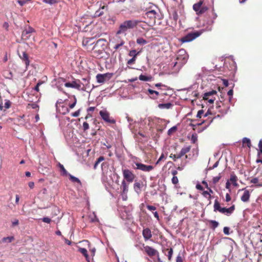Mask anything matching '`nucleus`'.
<instances>
[{"mask_svg":"<svg viewBox=\"0 0 262 262\" xmlns=\"http://www.w3.org/2000/svg\"><path fill=\"white\" fill-rule=\"evenodd\" d=\"M157 15V12L155 10H151L145 13V17H147L149 19V24H155Z\"/></svg>","mask_w":262,"mask_h":262,"instance_id":"11","label":"nucleus"},{"mask_svg":"<svg viewBox=\"0 0 262 262\" xmlns=\"http://www.w3.org/2000/svg\"><path fill=\"white\" fill-rule=\"evenodd\" d=\"M106 40L105 39H98L94 46L92 54L94 57L97 58L102 57L106 47Z\"/></svg>","mask_w":262,"mask_h":262,"instance_id":"2","label":"nucleus"},{"mask_svg":"<svg viewBox=\"0 0 262 262\" xmlns=\"http://www.w3.org/2000/svg\"><path fill=\"white\" fill-rule=\"evenodd\" d=\"M99 114L102 119L106 122L109 123L110 124L116 123V120L110 116V114L107 111L101 110L100 111Z\"/></svg>","mask_w":262,"mask_h":262,"instance_id":"9","label":"nucleus"},{"mask_svg":"<svg viewBox=\"0 0 262 262\" xmlns=\"http://www.w3.org/2000/svg\"><path fill=\"white\" fill-rule=\"evenodd\" d=\"M60 108L61 111L58 112L63 115H65L70 112L69 108L64 105H62Z\"/></svg>","mask_w":262,"mask_h":262,"instance_id":"30","label":"nucleus"},{"mask_svg":"<svg viewBox=\"0 0 262 262\" xmlns=\"http://www.w3.org/2000/svg\"><path fill=\"white\" fill-rule=\"evenodd\" d=\"M82 127L84 132H85L89 128V125L86 122H84L83 123Z\"/></svg>","mask_w":262,"mask_h":262,"instance_id":"51","label":"nucleus"},{"mask_svg":"<svg viewBox=\"0 0 262 262\" xmlns=\"http://www.w3.org/2000/svg\"><path fill=\"white\" fill-rule=\"evenodd\" d=\"M42 83V81H39L36 85L35 86L34 88V90H35L37 92H39V86Z\"/></svg>","mask_w":262,"mask_h":262,"instance_id":"58","label":"nucleus"},{"mask_svg":"<svg viewBox=\"0 0 262 262\" xmlns=\"http://www.w3.org/2000/svg\"><path fill=\"white\" fill-rule=\"evenodd\" d=\"M19 224V221L17 219H15L12 222V226H17Z\"/></svg>","mask_w":262,"mask_h":262,"instance_id":"62","label":"nucleus"},{"mask_svg":"<svg viewBox=\"0 0 262 262\" xmlns=\"http://www.w3.org/2000/svg\"><path fill=\"white\" fill-rule=\"evenodd\" d=\"M243 142V147H245L247 146L249 148H250L251 146V143L250 139L245 137L242 140Z\"/></svg>","mask_w":262,"mask_h":262,"instance_id":"24","label":"nucleus"},{"mask_svg":"<svg viewBox=\"0 0 262 262\" xmlns=\"http://www.w3.org/2000/svg\"><path fill=\"white\" fill-rule=\"evenodd\" d=\"M147 208L148 210H150V211L155 210L156 209V207H155L154 206H151V205H147Z\"/></svg>","mask_w":262,"mask_h":262,"instance_id":"61","label":"nucleus"},{"mask_svg":"<svg viewBox=\"0 0 262 262\" xmlns=\"http://www.w3.org/2000/svg\"><path fill=\"white\" fill-rule=\"evenodd\" d=\"M3 75L6 78L11 79L13 77L12 73L10 71H5L4 72Z\"/></svg>","mask_w":262,"mask_h":262,"instance_id":"32","label":"nucleus"},{"mask_svg":"<svg viewBox=\"0 0 262 262\" xmlns=\"http://www.w3.org/2000/svg\"><path fill=\"white\" fill-rule=\"evenodd\" d=\"M137 43L139 45H144L147 43V41L142 37H139L137 39Z\"/></svg>","mask_w":262,"mask_h":262,"instance_id":"37","label":"nucleus"},{"mask_svg":"<svg viewBox=\"0 0 262 262\" xmlns=\"http://www.w3.org/2000/svg\"><path fill=\"white\" fill-rule=\"evenodd\" d=\"M259 150L258 151L257 156L260 157V154H262V140H260L258 143Z\"/></svg>","mask_w":262,"mask_h":262,"instance_id":"40","label":"nucleus"},{"mask_svg":"<svg viewBox=\"0 0 262 262\" xmlns=\"http://www.w3.org/2000/svg\"><path fill=\"white\" fill-rule=\"evenodd\" d=\"M43 2L51 5L55 4L57 3V1L56 0H43Z\"/></svg>","mask_w":262,"mask_h":262,"instance_id":"47","label":"nucleus"},{"mask_svg":"<svg viewBox=\"0 0 262 262\" xmlns=\"http://www.w3.org/2000/svg\"><path fill=\"white\" fill-rule=\"evenodd\" d=\"M176 262H183L182 257L180 255L177 257Z\"/></svg>","mask_w":262,"mask_h":262,"instance_id":"64","label":"nucleus"},{"mask_svg":"<svg viewBox=\"0 0 262 262\" xmlns=\"http://www.w3.org/2000/svg\"><path fill=\"white\" fill-rule=\"evenodd\" d=\"M235 209V207L234 205H232L230 207L226 208L225 207H222L217 199L214 201L213 205V211L214 212L218 211L222 214L230 215L233 212Z\"/></svg>","mask_w":262,"mask_h":262,"instance_id":"3","label":"nucleus"},{"mask_svg":"<svg viewBox=\"0 0 262 262\" xmlns=\"http://www.w3.org/2000/svg\"><path fill=\"white\" fill-rule=\"evenodd\" d=\"M172 106V104L171 103H161L158 105V107L160 108H166L169 109Z\"/></svg>","mask_w":262,"mask_h":262,"instance_id":"27","label":"nucleus"},{"mask_svg":"<svg viewBox=\"0 0 262 262\" xmlns=\"http://www.w3.org/2000/svg\"><path fill=\"white\" fill-rule=\"evenodd\" d=\"M149 94H150V97L152 99H156L158 98L159 95V93L158 91L152 90L151 89H148L147 90Z\"/></svg>","mask_w":262,"mask_h":262,"instance_id":"21","label":"nucleus"},{"mask_svg":"<svg viewBox=\"0 0 262 262\" xmlns=\"http://www.w3.org/2000/svg\"><path fill=\"white\" fill-rule=\"evenodd\" d=\"M31 0H18L17 3L21 6H24L25 4L29 3Z\"/></svg>","mask_w":262,"mask_h":262,"instance_id":"45","label":"nucleus"},{"mask_svg":"<svg viewBox=\"0 0 262 262\" xmlns=\"http://www.w3.org/2000/svg\"><path fill=\"white\" fill-rule=\"evenodd\" d=\"M166 250L168 251L167 254L168 260H170L173 254V249L172 248H170V249H167Z\"/></svg>","mask_w":262,"mask_h":262,"instance_id":"41","label":"nucleus"},{"mask_svg":"<svg viewBox=\"0 0 262 262\" xmlns=\"http://www.w3.org/2000/svg\"><path fill=\"white\" fill-rule=\"evenodd\" d=\"M58 167L60 168V171L62 172V175L63 176H68L69 174L67 170L64 168L63 165L60 163L58 164Z\"/></svg>","mask_w":262,"mask_h":262,"instance_id":"29","label":"nucleus"},{"mask_svg":"<svg viewBox=\"0 0 262 262\" xmlns=\"http://www.w3.org/2000/svg\"><path fill=\"white\" fill-rule=\"evenodd\" d=\"M123 178L127 182L132 183L136 178V175L132 171L128 169H122Z\"/></svg>","mask_w":262,"mask_h":262,"instance_id":"7","label":"nucleus"},{"mask_svg":"<svg viewBox=\"0 0 262 262\" xmlns=\"http://www.w3.org/2000/svg\"><path fill=\"white\" fill-rule=\"evenodd\" d=\"M193 9L198 15L204 14L208 10V8L203 4V1H200L193 5Z\"/></svg>","mask_w":262,"mask_h":262,"instance_id":"4","label":"nucleus"},{"mask_svg":"<svg viewBox=\"0 0 262 262\" xmlns=\"http://www.w3.org/2000/svg\"><path fill=\"white\" fill-rule=\"evenodd\" d=\"M202 194L205 198L207 199L209 201L211 200L212 197L211 195H210V193L208 192V191L203 190Z\"/></svg>","mask_w":262,"mask_h":262,"instance_id":"39","label":"nucleus"},{"mask_svg":"<svg viewBox=\"0 0 262 262\" xmlns=\"http://www.w3.org/2000/svg\"><path fill=\"white\" fill-rule=\"evenodd\" d=\"M20 57L25 61L26 67L29 65L30 61L29 60V57L26 52H23L22 56H20Z\"/></svg>","mask_w":262,"mask_h":262,"instance_id":"23","label":"nucleus"},{"mask_svg":"<svg viewBox=\"0 0 262 262\" xmlns=\"http://www.w3.org/2000/svg\"><path fill=\"white\" fill-rule=\"evenodd\" d=\"M203 31L202 30L192 32L188 33L186 35L182 38L181 41L183 42H186L192 41L200 36Z\"/></svg>","mask_w":262,"mask_h":262,"instance_id":"6","label":"nucleus"},{"mask_svg":"<svg viewBox=\"0 0 262 262\" xmlns=\"http://www.w3.org/2000/svg\"><path fill=\"white\" fill-rule=\"evenodd\" d=\"M136 60V58L132 57L131 59L127 61V64L129 65L134 64L135 63Z\"/></svg>","mask_w":262,"mask_h":262,"instance_id":"53","label":"nucleus"},{"mask_svg":"<svg viewBox=\"0 0 262 262\" xmlns=\"http://www.w3.org/2000/svg\"><path fill=\"white\" fill-rule=\"evenodd\" d=\"M14 238L13 236L6 237H4L3 238V242H7L8 243H11V242H12L14 240Z\"/></svg>","mask_w":262,"mask_h":262,"instance_id":"43","label":"nucleus"},{"mask_svg":"<svg viewBox=\"0 0 262 262\" xmlns=\"http://www.w3.org/2000/svg\"><path fill=\"white\" fill-rule=\"evenodd\" d=\"M179 154L177 155L171 154L169 157L173 160V161H176L177 159H180L181 157H179Z\"/></svg>","mask_w":262,"mask_h":262,"instance_id":"46","label":"nucleus"},{"mask_svg":"<svg viewBox=\"0 0 262 262\" xmlns=\"http://www.w3.org/2000/svg\"><path fill=\"white\" fill-rule=\"evenodd\" d=\"M233 94V91L232 89L230 90L228 92L227 94L229 96L228 103H231L232 99Z\"/></svg>","mask_w":262,"mask_h":262,"instance_id":"42","label":"nucleus"},{"mask_svg":"<svg viewBox=\"0 0 262 262\" xmlns=\"http://www.w3.org/2000/svg\"><path fill=\"white\" fill-rule=\"evenodd\" d=\"M229 230H230V228L229 227H225L223 229V232H224V234L226 235H229L230 234Z\"/></svg>","mask_w":262,"mask_h":262,"instance_id":"57","label":"nucleus"},{"mask_svg":"<svg viewBox=\"0 0 262 262\" xmlns=\"http://www.w3.org/2000/svg\"><path fill=\"white\" fill-rule=\"evenodd\" d=\"M11 104V102L9 100H6V101L5 102V103L4 104V107L6 109H8V108H10Z\"/></svg>","mask_w":262,"mask_h":262,"instance_id":"54","label":"nucleus"},{"mask_svg":"<svg viewBox=\"0 0 262 262\" xmlns=\"http://www.w3.org/2000/svg\"><path fill=\"white\" fill-rule=\"evenodd\" d=\"M139 79L141 81H150L152 79L151 76H146L143 75H140L139 77Z\"/></svg>","mask_w":262,"mask_h":262,"instance_id":"31","label":"nucleus"},{"mask_svg":"<svg viewBox=\"0 0 262 262\" xmlns=\"http://www.w3.org/2000/svg\"><path fill=\"white\" fill-rule=\"evenodd\" d=\"M171 181H172V183L173 184H177L179 182V180L177 176L173 177Z\"/></svg>","mask_w":262,"mask_h":262,"instance_id":"55","label":"nucleus"},{"mask_svg":"<svg viewBox=\"0 0 262 262\" xmlns=\"http://www.w3.org/2000/svg\"><path fill=\"white\" fill-rule=\"evenodd\" d=\"M216 94V91L212 90L210 92L205 93L204 94L203 100L207 101L210 104H213L215 100V98L213 97V95Z\"/></svg>","mask_w":262,"mask_h":262,"instance_id":"10","label":"nucleus"},{"mask_svg":"<svg viewBox=\"0 0 262 262\" xmlns=\"http://www.w3.org/2000/svg\"><path fill=\"white\" fill-rule=\"evenodd\" d=\"M198 140L197 136L196 134H193L191 138V141L192 143L194 144Z\"/></svg>","mask_w":262,"mask_h":262,"instance_id":"48","label":"nucleus"},{"mask_svg":"<svg viewBox=\"0 0 262 262\" xmlns=\"http://www.w3.org/2000/svg\"><path fill=\"white\" fill-rule=\"evenodd\" d=\"M207 15H208L209 18L207 20V23L208 25H211L214 23V20L217 17V15L214 12V10H212L211 11L208 12Z\"/></svg>","mask_w":262,"mask_h":262,"instance_id":"13","label":"nucleus"},{"mask_svg":"<svg viewBox=\"0 0 262 262\" xmlns=\"http://www.w3.org/2000/svg\"><path fill=\"white\" fill-rule=\"evenodd\" d=\"M80 114V110H78L77 111H76L75 112L72 113L71 114V116H73V117H78Z\"/></svg>","mask_w":262,"mask_h":262,"instance_id":"60","label":"nucleus"},{"mask_svg":"<svg viewBox=\"0 0 262 262\" xmlns=\"http://www.w3.org/2000/svg\"><path fill=\"white\" fill-rule=\"evenodd\" d=\"M242 190H244V193L242 195L241 199L244 202H247L249 201L250 196V192L248 190H246L245 189H243Z\"/></svg>","mask_w":262,"mask_h":262,"instance_id":"16","label":"nucleus"},{"mask_svg":"<svg viewBox=\"0 0 262 262\" xmlns=\"http://www.w3.org/2000/svg\"><path fill=\"white\" fill-rule=\"evenodd\" d=\"M144 250L146 254L150 257L155 256L157 253V251L149 246L144 247Z\"/></svg>","mask_w":262,"mask_h":262,"instance_id":"14","label":"nucleus"},{"mask_svg":"<svg viewBox=\"0 0 262 262\" xmlns=\"http://www.w3.org/2000/svg\"><path fill=\"white\" fill-rule=\"evenodd\" d=\"M209 223L211 225V228L213 230H214L219 226V223L214 220L209 221Z\"/></svg>","mask_w":262,"mask_h":262,"instance_id":"34","label":"nucleus"},{"mask_svg":"<svg viewBox=\"0 0 262 262\" xmlns=\"http://www.w3.org/2000/svg\"><path fill=\"white\" fill-rule=\"evenodd\" d=\"M103 10H107V6H103L99 9L97 10L94 14V17H96L102 16L104 14Z\"/></svg>","mask_w":262,"mask_h":262,"instance_id":"19","label":"nucleus"},{"mask_svg":"<svg viewBox=\"0 0 262 262\" xmlns=\"http://www.w3.org/2000/svg\"><path fill=\"white\" fill-rule=\"evenodd\" d=\"M191 148L190 145L184 147L182 148L179 153V157H182L184 156L186 154L189 152Z\"/></svg>","mask_w":262,"mask_h":262,"instance_id":"20","label":"nucleus"},{"mask_svg":"<svg viewBox=\"0 0 262 262\" xmlns=\"http://www.w3.org/2000/svg\"><path fill=\"white\" fill-rule=\"evenodd\" d=\"M64 85L67 88H72L77 90H80L81 89L80 84L76 81H73L72 82H66L64 84Z\"/></svg>","mask_w":262,"mask_h":262,"instance_id":"15","label":"nucleus"},{"mask_svg":"<svg viewBox=\"0 0 262 262\" xmlns=\"http://www.w3.org/2000/svg\"><path fill=\"white\" fill-rule=\"evenodd\" d=\"M134 187L135 191L138 193L141 192V184L139 182H136L134 185Z\"/></svg>","mask_w":262,"mask_h":262,"instance_id":"33","label":"nucleus"},{"mask_svg":"<svg viewBox=\"0 0 262 262\" xmlns=\"http://www.w3.org/2000/svg\"><path fill=\"white\" fill-rule=\"evenodd\" d=\"M221 178V176H220L214 177L212 179L213 183L214 184H216L220 181Z\"/></svg>","mask_w":262,"mask_h":262,"instance_id":"50","label":"nucleus"},{"mask_svg":"<svg viewBox=\"0 0 262 262\" xmlns=\"http://www.w3.org/2000/svg\"><path fill=\"white\" fill-rule=\"evenodd\" d=\"M68 176H69L70 180L71 182H72L73 183H77L79 185H81V182L78 178L72 176L71 174H69Z\"/></svg>","mask_w":262,"mask_h":262,"instance_id":"25","label":"nucleus"},{"mask_svg":"<svg viewBox=\"0 0 262 262\" xmlns=\"http://www.w3.org/2000/svg\"><path fill=\"white\" fill-rule=\"evenodd\" d=\"M121 188L122 189V192L124 194L127 192L128 190V186L124 180L122 182Z\"/></svg>","mask_w":262,"mask_h":262,"instance_id":"26","label":"nucleus"},{"mask_svg":"<svg viewBox=\"0 0 262 262\" xmlns=\"http://www.w3.org/2000/svg\"><path fill=\"white\" fill-rule=\"evenodd\" d=\"M125 42L123 40H121V43H116L114 46V48L117 50H118L121 46H122L124 44Z\"/></svg>","mask_w":262,"mask_h":262,"instance_id":"44","label":"nucleus"},{"mask_svg":"<svg viewBox=\"0 0 262 262\" xmlns=\"http://www.w3.org/2000/svg\"><path fill=\"white\" fill-rule=\"evenodd\" d=\"M177 128L176 126H173L171 128H170L168 130V134L169 135H171L172 133L176 131Z\"/></svg>","mask_w":262,"mask_h":262,"instance_id":"52","label":"nucleus"},{"mask_svg":"<svg viewBox=\"0 0 262 262\" xmlns=\"http://www.w3.org/2000/svg\"><path fill=\"white\" fill-rule=\"evenodd\" d=\"M41 220H42V222L48 223V224H50L51 222V220L49 217H45L42 218Z\"/></svg>","mask_w":262,"mask_h":262,"instance_id":"56","label":"nucleus"},{"mask_svg":"<svg viewBox=\"0 0 262 262\" xmlns=\"http://www.w3.org/2000/svg\"><path fill=\"white\" fill-rule=\"evenodd\" d=\"M237 177L234 174V172H232L230 174V178L229 181L234 186L237 187L238 186V184L237 183Z\"/></svg>","mask_w":262,"mask_h":262,"instance_id":"18","label":"nucleus"},{"mask_svg":"<svg viewBox=\"0 0 262 262\" xmlns=\"http://www.w3.org/2000/svg\"><path fill=\"white\" fill-rule=\"evenodd\" d=\"M135 164L137 166V169H139L144 172H149L154 169V166L151 165H147L141 163H136Z\"/></svg>","mask_w":262,"mask_h":262,"instance_id":"12","label":"nucleus"},{"mask_svg":"<svg viewBox=\"0 0 262 262\" xmlns=\"http://www.w3.org/2000/svg\"><path fill=\"white\" fill-rule=\"evenodd\" d=\"M63 101L62 99L58 100L56 103V107L57 111H60V106L63 105Z\"/></svg>","mask_w":262,"mask_h":262,"instance_id":"36","label":"nucleus"},{"mask_svg":"<svg viewBox=\"0 0 262 262\" xmlns=\"http://www.w3.org/2000/svg\"><path fill=\"white\" fill-rule=\"evenodd\" d=\"M78 251L80 252L85 257L86 261H90V258L88 254L87 250L83 248L79 247L78 248Z\"/></svg>","mask_w":262,"mask_h":262,"instance_id":"22","label":"nucleus"},{"mask_svg":"<svg viewBox=\"0 0 262 262\" xmlns=\"http://www.w3.org/2000/svg\"><path fill=\"white\" fill-rule=\"evenodd\" d=\"M140 51L137 52L136 50H132L129 51L128 55L130 57L137 58V56L140 53Z\"/></svg>","mask_w":262,"mask_h":262,"instance_id":"28","label":"nucleus"},{"mask_svg":"<svg viewBox=\"0 0 262 262\" xmlns=\"http://www.w3.org/2000/svg\"><path fill=\"white\" fill-rule=\"evenodd\" d=\"M195 187L198 190H201V191H203V190H204L203 187L200 184H197L196 185Z\"/></svg>","mask_w":262,"mask_h":262,"instance_id":"63","label":"nucleus"},{"mask_svg":"<svg viewBox=\"0 0 262 262\" xmlns=\"http://www.w3.org/2000/svg\"><path fill=\"white\" fill-rule=\"evenodd\" d=\"M216 105L217 112L220 113L222 116L227 114L230 108L228 103H225L221 100H220L219 102L217 101Z\"/></svg>","mask_w":262,"mask_h":262,"instance_id":"5","label":"nucleus"},{"mask_svg":"<svg viewBox=\"0 0 262 262\" xmlns=\"http://www.w3.org/2000/svg\"><path fill=\"white\" fill-rule=\"evenodd\" d=\"M113 73H106L105 74H98L96 75L97 81L99 83H103L106 81L110 80L113 77Z\"/></svg>","mask_w":262,"mask_h":262,"instance_id":"8","label":"nucleus"},{"mask_svg":"<svg viewBox=\"0 0 262 262\" xmlns=\"http://www.w3.org/2000/svg\"><path fill=\"white\" fill-rule=\"evenodd\" d=\"M204 113V111L203 110H199L197 113L196 117L201 118L202 115Z\"/></svg>","mask_w":262,"mask_h":262,"instance_id":"59","label":"nucleus"},{"mask_svg":"<svg viewBox=\"0 0 262 262\" xmlns=\"http://www.w3.org/2000/svg\"><path fill=\"white\" fill-rule=\"evenodd\" d=\"M103 160H104V157H103V156H100V157H99V158L97 159V160H96V162H95V164H94V169H96V167H97V165H98V164H99L101 162L103 161Z\"/></svg>","mask_w":262,"mask_h":262,"instance_id":"38","label":"nucleus"},{"mask_svg":"<svg viewBox=\"0 0 262 262\" xmlns=\"http://www.w3.org/2000/svg\"><path fill=\"white\" fill-rule=\"evenodd\" d=\"M34 29L33 28H32V27H29L28 28V30H26L24 31L23 34H24L25 33L26 34L31 33H32L33 32H34Z\"/></svg>","mask_w":262,"mask_h":262,"instance_id":"49","label":"nucleus"},{"mask_svg":"<svg viewBox=\"0 0 262 262\" xmlns=\"http://www.w3.org/2000/svg\"><path fill=\"white\" fill-rule=\"evenodd\" d=\"M260 180L259 178H254L250 180V183L256 184L257 187H261L259 186Z\"/></svg>","mask_w":262,"mask_h":262,"instance_id":"35","label":"nucleus"},{"mask_svg":"<svg viewBox=\"0 0 262 262\" xmlns=\"http://www.w3.org/2000/svg\"><path fill=\"white\" fill-rule=\"evenodd\" d=\"M142 22L141 20L138 19H128L122 22L119 26L116 34H121L126 33L128 30H132L136 28L139 24Z\"/></svg>","mask_w":262,"mask_h":262,"instance_id":"1","label":"nucleus"},{"mask_svg":"<svg viewBox=\"0 0 262 262\" xmlns=\"http://www.w3.org/2000/svg\"><path fill=\"white\" fill-rule=\"evenodd\" d=\"M142 234L145 241L150 239L152 236L151 230L148 228L143 229Z\"/></svg>","mask_w":262,"mask_h":262,"instance_id":"17","label":"nucleus"}]
</instances>
